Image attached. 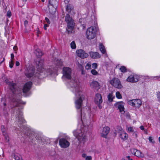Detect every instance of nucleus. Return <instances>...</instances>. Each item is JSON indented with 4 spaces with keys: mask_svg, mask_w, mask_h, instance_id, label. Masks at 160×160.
<instances>
[{
    "mask_svg": "<svg viewBox=\"0 0 160 160\" xmlns=\"http://www.w3.org/2000/svg\"><path fill=\"white\" fill-rule=\"evenodd\" d=\"M63 76L68 80H70L69 84L70 86L73 88V92L76 96L78 98L76 101V107L77 109H81L82 107V102L84 100L85 96L82 94L81 88L79 84V82L77 79H71V69L69 68L64 67L63 68Z\"/></svg>",
    "mask_w": 160,
    "mask_h": 160,
    "instance_id": "nucleus-1",
    "label": "nucleus"
},
{
    "mask_svg": "<svg viewBox=\"0 0 160 160\" xmlns=\"http://www.w3.org/2000/svg\"><path fill=\"white\" fill-rule=\"evenodd\" d=\"M16 111L15 115L17 120H18L19 123L18 126L20 128L21 131L26 134V132L28 131L29 128L26 126L22 125V124L24 123L25 122L22 117V112L20 110L19 108H17Z\"/></svg>",
    "mask_w": 160,
    "mask_h": 160,
    "instance_id": "nucleus-2",
    "label": "nucleus"
},
{
    "mask_svg": "<svg viewBox=\"0 0 160 160\" xmlns=\"http://www.w3.org/2000/svg\"><path fill=\"white\" fill-rule=\"evenodd\" d=\"M8 85L10 90L12 92L13 94H15L17 93V87L16 84L13 82H7ZM13 97L11 99V102L13 103V106L14 107H17L21 103L19 99H16L15 98V95H14Z\"/></svg>",
    "mask_w": 160,
    "mask_h": 160,
    "instance_id": "nucleus-3",
    "label": "nucleus"
},
{
    "mask_svg": "<svg viewBox=\"0 0 160 160\" xmlns=\"http://www.w3.org/2000/svg\"><path fill=\"white\" fill-rule=\"evenodd\" d=\"M65 20L67 24L66 29L68 33H72L74 31L75 23L73 20L70 17L69 13L67 14L65 16Z\"/></svg>",
    "mask_w": 160,
    "mask_h": 160,
    "instance_id": "nucleus-4",
    "label": "nucleus"
},
{
    "mask_svg": "<svg viewBox=\"0 0 160 160\" xmlns=\"http://www.w3.org/2000/svg\"><path fill=\"white\" fill-rule=\"evenodd\" d=\"M84 130L83 129H78L73 131L74 135L78 139V141L84 143L86 137L84 135Z\"/></svg>",
    "mask_w": 160,
    "mask_h": 160,
    "instance_id": "nucleus-5",
    "label": "nucleus"
},
{
    "mask_svg": "<svg viewBox=\"0 0 160 160\" xmlns=\"http://www.w3.org/2000/svg\"><path fill=\"white\" fill-rule=\"evenodd\" d=\"M97 32V29L95 27L89 28L86 32L87 38L89 40L93 39L96 36Z\"/></svg>",
    "mask_w": 160,
    "mask_h": 160,
    "instance_id": "nucleus-6",
    "label": "nucleus"
},
{
    "mask_svg": "<svg viewBox=\"0 0 160 160\" xmlns=\"http://www.w3.org/2000/svg\"><path fill=\"white\" fill-rule=\"evenodd\" d=\"M110 83L115 88L118 89H121L123 86L119 79L117 78H114L111 80Z\"/></svg>",
    "mask_w": 160,
    "mask_h": 160,
    "instance_id": "nucleus-7",
    "label": "nucleus"
},
{
    "mask_svg": "<svg viewBox=\"0 0 160 160\" xmlns=\"http://www.w3.org/2000/svg\"><path fill=\"white\" fill-rule=\"evenodd\" d=\"M128 103L130 105L138 108H139L142 104L141 100L138 99L129 100Z\"/></svg>",
    "mask_w": 160,
    "mask_h": 160,
    "instance_id": "nucleus-8",
    "label": "nucleus"
},
{
    "mask_svg": "<svg viewBox=\"0 0 160 160\" xmlns=\"http://www.w3.org/2000/svg\"><path fill=\"white\" fill-rule=\"evenodd\" d=\"M94 102L96 104L98 105V106L100 109L102 108V106L101 104L102 102V97L101 94L97 93L95 98Z\"/></svg>",
    "mask_w": 160,
    "mask_h": 160,
    "instance_id": "nucleus-9",
    "label": "nucleus"
},
{
    "mask_svg": "<svg viewBox=\"0 0 160 160\" xmlns=\"http://www.w3.org/2000/svg\"><path fill=\"white\" fill-rule=\"evenodd\" d=\"M76 53L78 56L82 59L86 58L88 56V54L82 49L77 50L76 51Z\"/></svg>",
    "mask_w": 160,
    "mask_h": 160,
    "instance_id": "nucleus-10",
    "label": "nucleus"
},
{
    "mask_svg": "<svg viewBox=\"0 0 160 160\" xmlns=\"http://www.w3.org/2000/svg\"><path fill=\"white\" fill-rule=\"evenodd\" d=\"M35 72V69L33 67H30L29 68H28L25 71V75L28 78L32 77Z\"/></svg>",
    "mask_w": 160,
    "mask_h": 160,
    "instance_id": "nucleus-11",
    "label": "nucleus"
},
{
    "mask_svg": "<svg viewBox=\"0 0 160 160\" xmlns=\"http://www.w3.org/2000/svg\"><path fill=\"white\" fill-rule=\"evenodd\" d=\"M59 143L62 148H67L70 145L69 142L64 138H61L59 140Z\"/></svg>",
    "mask_w": 160,
    "mask_h": 160,
    "instance_id": "nucleus-12",
    "label": "nucleus"
},
{
    "mask_svg": "<svg viewBox=\"0 0 160 160\" xmlns=\"http://www.w3.org/2000/svg\"><path fill=\"white\" fill-rule=\"evenodd\" d=\"M132 153L135 156L138 158H143L144 157V154L140 151L137 149L132 148L130 149Z\"/></svg>",
    "mask_w": 160,
    "mask_h": 160,
    "instance_id": "nucleus-13",
    "label": "nucleus"
},
{
    "mask_svg": "<svg viewBox=\"0 0 160 160\" xmlns=\"http://www.w3.org/2000/svg\"><path fill=\"white\" fill-rule=\"evenodd\" d=\"M32 85V82L30 81L26 83L24 85L22 89L23 93H25L28 92L30 90Z\"/></svg>",
    "mask_w": 160,
    "mask_h": 160,
    "instance_id": "nucleus-14",
    "label": "nucleus"
},
{
    "mask_svg": "<svg viewBox=\"0 0 160 160\" xmlns=\"http://www.w3.org/2000/svg\"><path fill=\"white\" fill-rule=\"evenodd\" d=\"M114 106L119 110L120 112L124 111V103L122 102H118L114 105Z\"/></svg>",
    "mask_w": 160,
    "mask_h": 160,
    "instance_id": "nucleus-15",
    "label": "nucleus"
},
{
    "mask_svg": "<svg viewBox=\"0 0 160 160\" xmlns=\"http://www.w3.org/2000/svg\"><path fill=\"white\" fill-rule=\"evenodd\" d=\"M110 129L108 127L103 128L102 132L101 133V137L104 138H107V135L110 131Z\"/></svg>",
    "mask_w": 160,
    "mask_h": 160,
    "instance_id": "nucleus-16",
    "label": "nucleus"
},
{
    "mask_svg": "<svg viewBox=\"0 0 160 160\" xmlns=\"http://www.w3.org/2000/svg\"><path fill=\"white\" fill-rule=\"evenodd\" d=\"M120 131L118 132L120 138L122 139H127L128 135V134L122 130L121 128H119Z\"/></svg>",
    "mask_w": 160,
    "mask_h": 160,
    "instance_id": "nucleus-17",
    "label": "nucleus"
},
{
    "mask_svg": "<svg viewBox=\"0 0 160 160\" xmlns=\"http://www.w3.org/2000/svg\"><path fill=\"white\" fill-rule=\"evenodd\" d=\"M89 53L90 57L93 59H96L100 58L101 56L98 52H89Z\"/></svg>",
    "mask_w": 160,
    "mask_h": 160,
    "instance_id": "nucleus-18",
    "label": "nucleus"
},
{
    "mask_svg": "<svg viewBox=\"0 0 160 160\" xmlns=\"http://www.w3.org/2000/svg\"><path fill=\"white\" fill-rule=\"evenodd\" d=\"M33 135L35 137V138L38 141L39 143H40L42 145L44 144L45 142L47 141L45 139L40 136L38 134H35V135Z\"/></svg>",
    "mask_w": 160,
    "mask_h": 160,
    "instance_id": "nucleus-19",
    "label": "nucleus"
},
{
    "mask_svg": "<svg viewBox=\"0 0 160 160\" xmlns=\"http://www.w3.org/2000/svg\"><path fill=\"white\" fill-rule=\"evenodd\" d=\"M43 60L42 59H40L37 62V68L38 71L42 70L43 69Z\"/></svg>",
    "mask_w": 160,
    "mask_h": 160,
    "instance_id": "nucleus-20",
    "label": "nucleus"
},
{
    "mask_svg": "<svg viewBox=\"0 0 160 160\" xmlns=\"http://www.w3.org/2000/svg\"><path fill=\"white\" fill-rule=\"evenodd\" d=\"M49 3L52 7L53 10H55V7H57L58 2L56 0H49Z\"/></svg>",
    "mask_w": 160,
    "mask_h": 160,
    "instance_id": "nucleus-21",
    "label": "nucleus"
},
{
    "mask_svg": "<svg viewBox=\"0 0 160 160\" xmlns=\"http://www.w3.org/2000/svg\"><path fill=\"white\" fill-rule=\"evenodd\" d=\"M127 81L130 82H137L138 81V79L133 75L130 76L127 79Z\"/></svg>",
    "mask_w": 160,
    "mask_h": 160,
    "instance_id": "nucleus-22",
    "label": "nucleus"
},
{
    "mask_svg": "<svg viewBox=\"0 0 160 160\" xmlns=\"http://www.w3.org/2000/svg\"><path fill=\"white\" fill-rule=\"evenodd\" d=\"M34 53L38 57H41L43 54V53L39 49H36L34 52Z\"/></svg>",
    "mask_w": 160,
    "mask_h": 160,
    "instance_id": "nucleus-23",
    "label": "nucleus"
},
{
    "mask_svg": "<svg viewBox=\"0 0 160 160\" xmlns=\"http://www.w3.org/2000/svg\"><path fill=\"white\" fill-rule=\"evenodd\" d=\"M73 9V7L72 5L70 4H68L67 5L66 10L69 13L71 12V11Z\"/></svg>",
    "mask_w": 160,
    "mask_h": 160,
    "instance_id": "nucleus-24",
    "label": "nucleus"
},
{
    "mask_svg": "<svg viewBox=\"0 0 160 160\" xmlns=\"http://www.w3.org/2000/svg\"><path fill=\"white\" fill-rule=\"evenodd\" d=\"M90 86L92 88H96L98 87L99 84L97 82L93 81L91 83Z\"/></svg>",
    "mask_w": 160,
    "mask_h": 160,
    "instance_id": "nucleus-25",
    "label": "nucleus"
},
{
    "mask_svg": "<svg viewBox=\"0 0 160 160\" xmlns=\"http://www.w3.org/2000/svg\"><path fill=\"white\" fill-rule=\"evenodd\" d=\"M99 48L100 51L103 54H104L106 52V50H105V47L103 45L102 43H100L99 46Z\"/></svg>",
    "mask_w": 160,
    "mask_h": 160,
    "instance_id": "nucleus-26",
    "label": "nucleus"
},
{
    "mask_svg": "<svg viewBox=\"0 0 160 160\" xmlns=\"http://www.w3.org/2000/svg\"><path fill=\"white\" fill-rule=\"evenodd\" d=\"M1 129L2 133L3 135L5 136V138H6V139H7L6 137V128L5 127L4 125H2L1 126Z\"/></svg>",
    "mask_w": 160,
    "mask_h": 160,
    "instance_id": "nucleus-27",
    "label": "nucleus"
},
{
    "mask_svg": "<svg viewBox=\"0 0 160 160\" xmlns=\"http://www.w3.org/2000/svg\"><path fill=\"white\" fill-rule=\"evenodd\" d=\"M46 72L47 73V75H51L54 72V70L52 68L47 69L46 70Z\"/></svg>",
    "mask_w": 160,
    "mask_h": 160,
    "instance_id": "nucleus-28",
    "label": "nucleus"
},
{
    "mask_svg": "<svg viewBox=\"0 0 160 160\" xmlns=\"http://www.w3.org/2000/svg\"><path fill=\"white\" fill-rule=\"evenodd\" d=\"M55 64L58 66H61L62 65V62L61 59H57L56 62Z\"/></svg>",
    "mask_w": 160,
    "mask_h": 160,
    "instance_id": "nucleus-29",
    "label": "nucleus"
},
{
    "mask_svg": "<svg viewBox=\"0 0 160 160\" xmlns=\"http://www.w3.org/2000/svg\"><path fill=\"white\" fill-rule=\"evenodd\" d=\"M114 97H113L112 93H109L108 96V98L109 101L112 102L113 101Z\"/></svg>",
    "mask_w": 160,
    "mask_h": 160,
    "instance_id": "nucleus-30",
    "label": "nucleus"
},
{
    "mask_svg": "<svg viewBox=\"0 0 160 160\" xmlns=\"http://www.w3.org/2000/svg\"><path fill=\"white\" fill-rule=\"evenodd\" d=\"M120 70L121 72L123 73L127 72V69L126 68L123 66H122L121 67V68H120Z\"/></svg>",
    "mask_w": 160,
    "mask_h": 160,
    "instance_id": "nucleus-31",
    "label": "nucleus"
},
{
    "mask_svg": "<svg viewBox=\"0 0 160 160\" xmlns=\"http://www.w3.org/2000/svg\"><path fill=\"white\" fill-rule=\"evenodd\" d=\"M14 158L15 160H22L21 158H20L19 155H18L14 154Z\"/></svg>",
    "mask_w": 160,
    "mask_h": 160,
    "instance_id": "nucleus-32",
    "label": "nucleus"
},
{
    "mask_svg": "<svg viewBox=\"0 0 160 160\" xmlns=\"http://www.w3.org/2000/svg\"><path fill=\"white\" fill-rule=\"evenodd\" d=\"M71 47L72 48L75 49L76 48V45L75 41H73L71 43Z\"/></svg>",
    "mask_w": 160,
    "mask_h": 160,
    "instance_id": "nucleus-33",
    "label": "nucleus"
},
{
    "mask_svg": "<svg viewBox=\"0 0 160 160\" xmlns=\"http://www.w3.org/2000/svg\"><path fill=\"white\" fill-rule=\"evenodd\" d=\"M116 97L118 99H121L122 98V96L120 92L118 91L116 93Z\"/></svg>",
    "mask_w": 160,
    "mask_h": 160,
    "instance_id": "nucleus-34",
    "label": "nucleus"
},
{
    "mask_svg": "<svg viewBox=\"0 0 160 160\" xmlns=\"http://www.w3.org/2000/svg\"><path fill=\"white\" fill-rule=\"evenodd\" d=\"M157 97L158 101L160 103V92L158 91L157 92Z\"/></svg>",
    "mask_w": 160,
    "mask_h": 160,
    "instance_id": "nucleus-35",
    "label": "nucleus"
},
{
    "mask_svg": "<svg viewBox=\"0 0 160 160\" xmlns=\"http://www.w3.org/2000/svg\"><path fill=\"white\" fill-rule=\"evenodd\" d=\"M91 72L92 74L94 75L98 74V72L95 69L92 70L91 71Z\"/></svg>",
    "mask_w": 160,
    "mask_h": 160,
    "instance_id": "nucleus-36",
    "label": "nucleus"
},
{
    "mask_svg": "<svg viewBox=\"0 0 160 160\" xmlns=\"http://www.w3.org/2000/svg\"><path fill=\"white\" fill-rule=\"evenodd\" d=\"M33 134V133H32L30 135V133H29V135L28 134H27V137H28L29 139L30 140V141L31 140H32L33 139V136H32V134Z\"/></svg>",
    "mask_w": 160,
    "mask_h": 160,
    "instance_id": "nucleus-37",
    "label": "nucleus"
},
{
    "mask_svg": "<svg viewBox=\"0 0 160 160\" xmlns=\"http://www.w3.org/2000/svg\"><path fill=\"white\" fill-rule=\"evenodd\" d=\"M97 63H94L92 64V67L93 68L96 69L97 68Z\"/></svg>",
    "mask_w": 160,
    "mask_h": 160,
    "instance_id": "nucleus-38",
    "label": "nucleus"
},
{
    "mask_svg": "<svg viewBox=\"0 0 160 160\" xmlns=\"http://www.w3.org/2000/svg\"><path fill=\"white\" fill-rule=\"evenodd\" d=\"M14 65L13 61H11L9 62V67L10 68H12Z\"/></svg>",
    "mask_w": 160,
    "mask_h": 160,
    "instance_id": "nucleus-39",
    "label": "nucleus"
},
{
    "mask_svg": "<svg viewBox=\"0 0 160 160\" xmlns=\"http://www.w3.org/2000/svg\"><path fill=\"white\" fill-rule=\"evenodd\" d=\"M149 141L153 143H155V141H154L153 140V139L152 138V137H150L149 138Z\"/></svg>",
    "mask_w": 160,
    "mask_h": 160,
    "instance_id": "nucleus-40",
    "label": "nucleus"
},
{
    "mask_svg": "<svg viewBox=\"0 0 160 160\" xmlns=\"http://www.w3.org/2000/svg\"><path fill=\"white\" fill-rule=\"evenodd\" d=\"M13 49L14 51H15V52L16 53H17V51L18 49V47L17 46H14L13 48Z\"/></svg>",
    "mask_w": 160,
    "mask_h": 160,
    "instance_id": "nucleus-41",
    "label": "nucleus"
},
{
    "mask_svg": "<svg viewBox=\"0 0 160 160\" xmlns=\"http://www.w3.org/2000/svg\"><path fill=\"white\" fill-rule=\"evenodd\" d=\"M128 130L129 132H133V128L132 127H128Z\"/></svg>",
    "mask_w": 160,
    "mask_h": 160,
    "instance_id": "nucleus-42",
    "label": "nucleus"
},
{
    "mask_svg": "<svg viewBox=\"0 0 160 160\" xmlns=\"http://www.w3.org/2000/svg\"><path fill=\"white\" fill-rule=\"evenodd\" d=\"M7 15L8 18H10L11 15V12L10 11H8L7 13Z\"/></svg>",
    "mask_w": 160,
    "mask_h": 160,
    "instance_id": "nucleus-43",
    "label": "nucleus"
},
{
    "mask_svg": "<svg viewBox=\"0 0 160 160\" xmlns=\"http://www.w3.org/2000/svg\"><path fill=\"white\" fill-rule=\"evenodd\" d=\"M45 20L46 22H47L48 24H49L50 23V22L48 18L46 17L45 18Z\"/></svg>",
    "mask_w": 160,
    "mask_h": 160,
    "instance_id": "nucleus-44",
    "label": "nucleus"
},
{
    "mask_svg": "<svg viewBox=\"0 0 160 160\" xmlns=\"http://www.w3.org/2000/svg\"><path fill=\"white\" fill-rule=\"evenodd\" d=\"M133 132L132 135L135 136L136 138L137 137L138 132Z\"/></svg>",
    "mask_w": 160,
    "mask_h": 160,
    "instance_id": "nucleus-45",
    "label": "nucleus"
},
{
    "mask_svg": "<svg viewBox=\"0 0 160 160\" xmlns=\"http://www.w3.org/2000/svg\"><path fill=\"white\" fill-rule=\"evenodd\" d=\"M92 158L91 156H87L86 158V160H91Z\"/></svg>",
    "mask_w": 160,
    "mask_h": 160,
    "instance_id": "nucleus-46",
    "label": "nucleus"
},
{
    "mask_svg": "<svg viewBox=\"0 0 160 160\" xmlns=\"http://www.w3.org/2000/svg\"><path fill=\"white\" fill-rule=\"evenodd\" d=\"M11 61H13L14 58V55L13 53H12L11 54Z\"/></svg>",
    "mask_w": 160,
    "mask_h": 160,
    "instance_id": "nucleus-47",
    "label": "nucleus"
},
{
    "mask_svg": "<svg viewBox=\"0 0 160 160\" xmlns=\"http://www.w3.org/2000/svg\"><path fill=\"white\" fill-rule=\"evenodd\" d=\"M49 24H45L44 25V29L45 30H47V27H48V26H49Z\"/></svg>",
    "mask_w": 160,
    "mask_h": 160,
    "instance_id": "nucleus-48",
    "label": "nucleus"
},
{
    "mask_svg": "<svg viewBox=\"0 0 160 160\" xmlns=\"http://www.w3.org/2000/svg\"><path fill=\"white\" fill-rule=\"evenodd\" d=\"M91 67V65L89 64L88 63L87 64L86 66V68L87 69H89Z\"/></svg>",
    "mask_w": 160,
    "mask_h": 160,
    "instance_id": "nucleus-49",
    "label": "nucleus"
},
{
    "mask_svg": "<svg viewBox=\"0 0 160 160\" xmlns=\"http://www.w3.org/2000/svg\"><path fill=\"white\" fill-rule=\"evenodd\" d=\"M28 23V22L27 20H26L24 22V25L25 27H26L27 26Z\"/></svg>",
    "mask_w": 160,
    "mask_h": 160,
    "instance_id": "nucleus-50",
    "label": "nucleus"
},
{
    "mask_svg": "<svg viewBox=\"0 0 160 160\" xmlns=\"http://www.w3.org/2000/svg\"><path fill=\"white\" fill-rule=\"evenodd\" d=\"M48 8H49V12L50 13H51V14H52L53 13V12H54H54H53L52 11V10L50 9L49 6H48Z\"/></svg>",
    "mask_w": 160,
    "mask_h": 160,
    "instance_id": "nucleus-51",
    "label": "nucleus"
},
{
    "mask_svg": "<svg viewBox=\"0 0 160 160\" xmlns=\"http://www.w3.org/2000/svg\"><path fill=\"white\" fill-rule=\"evenodd\" d=\"M15 65L17 66H19L20 65L19 62L18 61H16V62Z\"/></svg>",
    "mask_w": 160,
    "mask_h": 160,
    "instance_id": "nucleus-52",
    "label": "nucleus"
},
{
    "mask_svg": "<svg viewBox=\"0 0 160 160\" xmlns=\"http://www.w3.org/2000/svg\"><path fill=\"white\" fill-rule=\"evenodd\" d=\"M140 128L142 130H144V128L143 126H141L140 127Z\"/></svg>",
    "mask_w": 160,
    "mask_h": 160,
    "instance_id": "nucleus-53",
    "label": "nucleus"
},
{
    "mask_svg": "<svg viewBox=\"0 0 160 160\" xmlns=\"http://www.w3.org/2000/svg\"><path fill=\"white\" fill-rule=\"evenodd\" d=\"M160 78V76L153 77V79L156 78V79H158V78Z\"/></svg>",
    "mask_w": 160,
    "mask_h": 160,
    "instance_id": "nucleus-54",
    "label": "nucleus"
},
{
    "mask_svg": "<svg viewBox=\"0 0 160 160\" xmlns=\"http://www.w3.org/2000/svg\"><path fill=\"white\" fill-rule=\"evenodd\" d=\"M82 157L83 158H85L86 157V155L85 154L83 153L82 155Z\"/></svg>",
    "mask_w": 160,
    "mask_h": 160,
    "instance_id": "nucleus-55",
    "label": "nucleus"
},
{
    "mask_svg": "<svg viewBox=\"0 0 160 160\" xmlns=\"http://www.w3.org/2000/svg\"><path fill=\"white\" fill-rule=\"evenodd\" d=\"M126 158H127L128 159H129L130 158V157L129 156H127L126 157Z\"/></svg>",
    "mask_w": 160,
    "mask_h": 160,
    "instance_id": "nucleus-56",
    "label": "nucleus"
},
{
    "mask_svg": "<svg viewBox=\"0 0 160 160\" xmlns=\"http://www.w3.org/2000/svg\"><path fill=\"white\" fill-rule=\"evenodd\" d=\"M82 109H81L80 110V114L81 115L82 114Z\"/></svg>",
    "mask_w": 160,
    "mask_h": 160,
    "instance_id": "nucleus-57",
    "label": "nucleus"
},
{
    "mask_svg": "<svg viewBox=\"0 0 160 160\" xmlns=\"http://www.w3.org/2000/svg\"><path fill=\"white\" fill-rule=\"evenodd\" d=\"M158 140H159V142L160 143V137H159V138H158Z\"/></svg>",
    "mask_w": 160,
    "mask_h": 160,
    "instance_id": "nucleus-58",
    "label": "nucleus"
},
{
    "mask_svg": "<svg viewBox=\"0 0 160 160\" xmlns=\"http://www.w3.org/2000/svg\"><path fill=\"white\" fill-rule=\"evenodd\" d=\"M42 2H44V0H41Z\"/></svg>",
    "mask_w": 160,
    "mask_h": 160,
    "instance_id": "nucleus-59",
    "label": "nucleus"
},
{
    "mask_svg": "<svg viewBox=\"0 0 160 160\" xmlns=\"http://www.w3.org/2000/svg\"><path fill=\"white\" fill-rule=\"evenodd\" d=\"M128 160H132V159H129Z\"/></svg>",
    "mask_w": 160,
    "mask_h": 160,
    "instance_id": "nucleus-60",
    "label": "nucleus"
},
{
    "mask_svg": "<svg viewBox=\"0 0 160 160\" xmlns=\"http://www.w3.org/2000/svg\"><path fill=\"white\" fill-rule=\"evenodd\" d=\"M23 1H26L27 0H22Z\"/></svg>",
    "mask_w": 160,
    "mask_h": 160,
    "instance_id": "nucleus-61",
    "label": "nucleus"
},
{
    "mask_svg": "<svg viewBox=\"0 0 160 160\" xmlns=\"http://www.w3.org/2000/svg\"><path fill=\"white\" fill-rule=\"evenodd\" d=\"M6 104L5 103H4V106H6Z\"/></svg>",
    "mask_w": 160,
    "mask_h": 160,
    "instance_id": "nucleus-62",
    "label": "nucleus"
},
{
    "mask_svg": "<svg viewBox=\"0 0 160 160\" xmlns=\"http://www.w3.org/2000/svg\"><path fill=\"white\" fill-rule=\"evenodd\" d=\"M83 71H82V74H83Z\"/></svg>",
    "mask_w": 160,
    "mask_h": 160,
    "instance_id": "nucleus-63",
    "label": "nucleus"
},
{
    "mask_svg": "<svg viewBox=\"0 0 160 160\" xmlns=\"http://www.w3.org/2000/svg\"><path fill=\"white\" fill-rule=\"evenodd\" d=\"M5 60V58H3V61H4V60Z\"/></svg>",
    "mask_w": 160,
    "mask_h": 160,
    "instance_id": "nucleus-64",
    "label": "nucleus"
}]
</instances>
